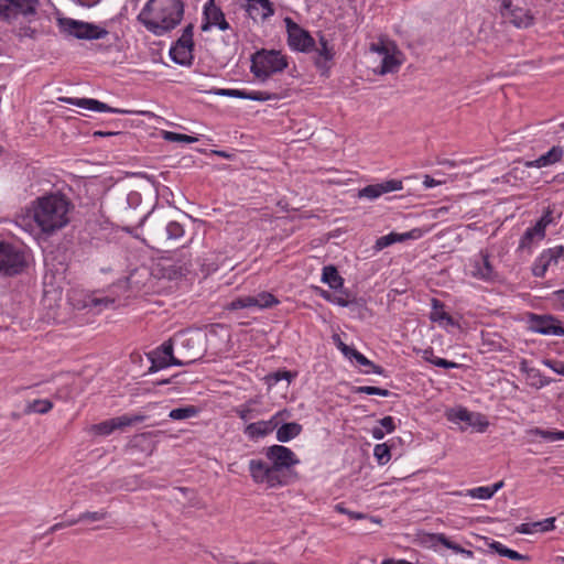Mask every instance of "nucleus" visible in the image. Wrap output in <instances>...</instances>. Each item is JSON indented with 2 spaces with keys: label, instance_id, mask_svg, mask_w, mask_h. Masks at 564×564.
<instances>
[{
  "label": "nucleus",
  "instance_id": "obj_1",
  "mask_svg": "<svg viewBox=\"0 0 564 564\" xmlns=\"http://www.w3.org/2000/svg\"><path fill=\"white\" fill-rule=\"evenodd\" d=\"M72 208L65 195L46 194L32 200L25 214L18 217L17 224L30 234L50 237L69 224Z\"/></svg>",
  "mask_w": 564,
  "mask_h": 564
},
{
  "label": "nucleus",
  "instance_id": "obj_2",
  "mask_svg": "<svg viewBox=\"0 0 564 564\" xmlns=\"http://www.w3.org/2000/svg\"><path fill=\"white\" fill-rule=\"evenodd\" d=\"M184 15L182 0H148L138 15L140 23L156 36L175 29Z\"/></svg>",
  "mask_w": 564,
  "mask_h": 564
},
{
  "label": "nucleus",
  "instance_id": "obj_3",
  "mask_svg": "<svg viewBox=\"0 0 564 564\" xmlns=\"http://www.w3.org/2000/svg\"><path fill=\"white\" fill-rule=\"evenodd\" d=\"M144 241L153 249L165 250L183 238L184 227L174 220H166L156 215H149L143 224Z\"/></svg>",
  "mask_w": 564,
  "mask_h": 564
},
{
  "label": "nucleus",
  "instance_id": "obj_4",
  "mask_svg": "<svg viewBox=\"0 0 564 564\" xmlns=\"http://www.w3.org/2000/svg\"><path fill=\"white\" fill-rule=\"evenodd\" d=\"M288 67V61L279 51H259L252 55L251 73L256 78L264 82L275 73H281Z\"/></svg>",
  "mask_w": 564,
  "mask_h": 564
},
{
  "label": "nucleus",
  "instance_id": "obj_5",
  "mask_svg": "<svg viewBox=\"0 0 564 564\" xmlns=\"http://www.w3.org/2000/svg\"><path fill=\"white\" fill-rule=\"evenodd\" d=\"M39 0H0V21L12 24L32 22L37 14Z\"/></svg>",
  "mask_w": 564,
  "mask_h": 564
},
{
  "label": "nucleus",
  "instance_id": "obj_6",
  "mask_svg": "<svg viewBox=\"0 0 564 564\" xmlns=\"http://www.w3.org/2000/svg\"><path fill=\"white\" fill-rule=\"evenodd\" d=\"M29 264L26 252L12 243L0 242V273L12 276L22 273Z\"/></svg>",
  "mask_w": 564,
  "mask_h": 564
},
{
  "label": "nucleus",
  "instance_id": "obj_7",
  "mask_svg": "<svg viewBox=\"0 0 564 564\" xmlns=\"http://www.w3.org/2000/svg\"><path fill=\"white\" fill-rule=\"evenodd\" d=\"M56 22L62 33L80 40H98L108 34V31L99 25L70 18L58 17Z\"/></svg>",
  "mask_w": 564,
  "mask_h": 564
},
{
  "label": "nucleus",
  "instance_id": "obj_8",
  "mask_svg": "<svg viewBox=\"0 0 564 564\" xmlns=\"http://www.w3.org/2000/svg\"><path fill=\"white\" fill-rule=\"evenodd\" d=\"M248 468L252 481L257 485L276 488L286 484V476L281 475L270 460L250 459Z\"/></svg>",
  "mask_w": 564,
  "mask_h": 564
},
{
  "label": "nucleus",
  "instance_id": "obj_9",
  "mask_svg": "<svg viewBox=\"0 0 564 564\" xmlns=\"http://www.w3.org/2000/svg\"><path fill=\"white\" fill-rule=\"evenodd\" d=\"M288 32V44L293 51L308 53L315 47V41L311 34L295 23L291 18L284 19Z\"/></svg>",
  "mask_w": 564,
  "mask_h": 564
},
{
  "label": "nucleus",
  "instance_id": "obj_10",
  "mask_svg": "<svg viewBox=\"0 0 564 564\" xmlns=\"http://www.w3.org/2000/svg\"><path fill=\"white\" fill-rule=\"evenodd\" d=\"M553 221L552 212L545 210L536 224L528 228L519 242L520 250H528L531 252L532 248L545 238L546 227Z\"/></svg>",
  "mask_w": 564,
  "mask_h": 564
},
{
  "label": "nucleus",
  "instance_id": "obj_11",
  "mask_svg": "<svg viewBox=\"0 0 564 564\" xmlns=\"http://www.w3.org/2000/svg\"><path fill=\"white\" fill-rule=\"evenodd\" d=\"M147 419L145 415L134 414V415H121L117 417H112L110 420L102 421L98 424H94L89 427V433L94 435L106 436L110 435L116 430H121L127 426L141 423Z\"/></svg>",
  "mask_w": 564,
  "mask_h": 564
},
{
  "label": "nucleus",
  "instance_id": "obj_12",
  "mask_svg": "<svg viewBox=\"0 0 564 564\" xmlns=\"http://www.w3.org/2000/svg\"><path fill=\"white\" fill-rule=\"evenodd\" d=\"M265 457L273 464L281 475H285L286 470L300 464V459L296 457L294 452L283 445L269 446L265 449Z\"/></svg>",
  "mask_w": 564,
  "mask_h": 564
},
{
  "label": "nucleus",
  "instance_id": "obj_13",
  "mask_svg": "<svg viewBox=\"0 0 564 564\" xmlns=\"http://www.w3.org/2000/svg\"><path fill=\"white\" fill-rule=\"evenodd\" d=\"M530 329L542 335L563 336L564 328L560 322L551 315L532 314L529 319Z\"/></svg>",
  "mask_w": 564,
  "mask_h": 564
},
{
  "label": "nucleus",
  "instance_id": "obj_14",
  "mask_svg": "<svg viewBox=\"0 0 564 564\" xmlns=\"http://www.w3.org/2000/svg\"><path fill=\"white\" fill-rule=\"evenodd\" d=\"M285 413H286V411H280L268 421H258V422L248 424L243 430L245 435H247V437L252 441H256V440H259V438H262V437L269 435L271 432H273L278 427V425L281 422L282 416Z\"/></svg>",
  "mask_w": 564,
  "mask_h": 564
},
{
  "label": "nucleus",
  "instance_id": "obj_15",
  "mask_svg": "<svg viewBox=\"0 0 564 564\" xmlns=\"http://www.w3.org/2000/svg\"><path fill=\"white\" fill-rule=\"evenodd\" d=\"M468 274L475 279L486 282L492 281L496 278V272L489 261L488 253L481 251L470 260Z\"/></svg>",
  "mask_w": 564,
  "mask_h": 564
},
{
  "label": "nucleus",
  "instance_id": "obj_16",
  "mask_svg": "<svg viewBox=\"0 0 564 564\" xmlns=\"http://www.w3.org/2000/svg\"><path fill=\"white\" fill-rule=\"evenodd\" d=\"M564 254V247L556 246L544 250L534 261L532 273L536 278H543L551 265L557 264L558 260Z\"/></svg>",
  "mask_w": 564,
  "mask_h": 564
},
{
  "label": "nucleus",
  "instance_id": "obj_17",
  "mask_svg": "<svg viewBox=\"0 0 564 564\" xmlns=\"http://www.w3.org/2000/svg\"><path fill=\"white\" fill-rule=\"evenodd\" d=\"M501 15L517 28H528L533 23V15L529 10L513 7L510 0H503Z\"/></svg>",
  "mask_w": 564,
  "mask_h": 564
},
{
  "label": "nucleus",
  "instance_id": "obj_18",
  "mask_svg": "<svg viewBox=\"0 0 564 564\" xmlns=\"http://www.w3.org/2000/svg\"><path fill=\"white\" fill-rule=\"evenodd\" d=\"M204 19L203 31H208L213 26H218L221 31L229 29L224 12L214 3V0H208L204 6Z\"/></svg>",
  "mask_w": 564,
  "mask_h": 564
},
{
  "label": "nucleus",
  "instance_id": "obj_19",
  "mask_svg": "<svg viewBox=\"0 0 564 564\" xmlns=\"http://www.w3.org/2000/svg\"><path fill=\"white\" fill-rule=\"evenodd\" d=\"M425 232H426V230H423L421 228H414V229H412L408 232H403V234L390 232V234L377 239L375 249L377 251H380L395 242H403L409 239L416 240V239L422 238Z\"/></svg>",
  "mask_w": 564,
  "mask_h": 564
},
{
  "label": "nucleus",
  "instance_id": "obj_20",
  "mask_svg": "<svg viewBox=\"0 0 564 564\" xmlns=\"http://www.w3.org/2000/svg\"><path fill=\"white\" fill-rule=\"evenodd\" d=\"M216 95L228 96L241 99H250L256 101H267L279 99L278 94H272L261 90H246V89H218L215 91Z\"/></svg>",
  "mask_w": 564,
  "mask_h": 564
},
{
  "label": "nucleus",
  "instance_id": "obj_21",
  "mask_svg": "<svg viewBox=\"0 0 564 564\" xmlns=\"http://www.w3.org/2000/svg\"><path fill=\"white\" fill-rule=\"evenodd\" d=\"M64 102L77 106L79 108H84L90 111H98V112H112V113H127L126 110H120L116 108H111L105 102H101L97 99L91 98H73V97H65L61 99Z\"/></svg>",
  "mask_w": 564,
  "mask_h": 564
},
{
  "label": "nucleus",
  "instance_id": "obj_22",
  "mask_svg": "<svg viewBox=\"0 0 564 564\" xmlns=\"http://www.w3.org/2000/svg\"><path fill=\"white\" fill-rule=\"evenodd\" d=\"M403 62V53L395 45H392V51L382 57L378 74L386 75L389 73H395Z\"/></svg>",
  "mask_w": 564,
  "mask_h": 564
},
{
  "label": "nucleus",
  "instance_id": "obj_23",
  "mask_svg": "<svg viewBox=\"0 0 564 564\" xmlns=\"http://www.w3.org/2000/svg\"><path fill=\"white\" fill-rule=\"evenodd\" d=\"M156 350L160 351L162 356H167L170 359V362H172L173 366L191 365L200 357L199 350L185 354L183 356V359H178V358L174 357L173 356V344L171 340L164 341L159 348H156Z\"/></svg>",
  "mask_w": 564,
  "mask_h": 564
},
{
  "label": "nucleus",
  "instance_id": "obj_24",
  "mask_svg": "<svg viewBox=\"0 0 564 564\" xmlns=\"http://www.w3.org/2000/svg\"><path fill=\"white\" fill-rule=\"evenodd\" d=\"M520 371L525 375L527 382L535 389H541L551 382L539 369L530 367L524 359L520 362Z\"/></svg>",
  "mask_w": 564,
  "mask_h": 564
},
{
  "label": "nucleus",
  "instance_id": "obj_25",
  "mask_svg": "<svg viewBox=\"0 0 564 564\" xmlns=\"http://www.w3.org/2000/svg\"><path fill=\"white\" fill-rule=\"evenodd\" d=\"M115 303V299L109 296H97L95 293L86 294L82 304H75L78 308H90L96 312H101L105 308L110 307Z\"/></svg>",
  "mask_w": 564,
  "mask_h": 564
},
{
  "label": "nucleus",
  "instance_id": "obj_26",
  "mask_svg": "<svg viewBox=\"0 0 564 564\" xmlns=\"http://www.w3.org/2000/svg\"><path fill=\"white\" fill-rule=\"evenodd\" d=\"M564 151L561 147H553L545 154H542L534 161H528L524 163L528 167H544L552 165L562 160Z\"/></svg>",
  "mask_w": 564,
  "mask_h": 564
},
{
  "label": "nucleus",
  "instance_id": "obj_27",
  "mask_svg": "<svg viewBox=\"0 0 564 564\" xmlns=\"http://www.w3.org/2000/svg\"><path fill=\"white\" fill-rule=\"evenodd\" d=\"M248 12L253 20H265L273 14V9L269 0H248Z\"/></svg>",
  "mask_w": 564,
  "mask_h": 564
},
{
  "label": "nucleus",
  "instance_id": "obj_28",
  "mask_svg": "<svg viewBox=\"0 0 564 564\" xmlns=\"http://www.w3.org/2000/svg\"><path fill=\"white\" fill-rule=\"evenodd\" d=\"M318 44L319 45L317 47L315 46L313 48V51L315 50V52L317 53L315 63L318 68H325L326 64L333 58L334 51L333 47L328 45V42L324 36L319 37Z\"/></svg>",
  "mask_w": 564,
  "mask_h": 564
},
{
  "label": "nucleus",
  "instance_id": "obj_29",
  "mask_svg": "<svg viewBox=\"0 0 564 564\" xmlns=\"http://www.w3.org/2000/svg\"><path fill=\"white\" fill-rule=\"evenodd\" d=\"M301 432L302 426L299 423H285L276 430V440L281 443H286L296 437Z\"/></svg>",
  "mask_w": 564,
  "mask_h": 564
},
{
  "label": "nucleus",
  "instance_id": "obj_30",
  "mask_svg": "<svg viewBox=\"0 0 564 564\" xmlns=\"http://www.w3.org/2000/svg\"><path fill=\"white\" fill-rule=\"evenodd\" d=\"M503 487V481H498L492 486H481L468 491V495L473 498L487 500L490 499L499 489Z\"/></svg>",
  "mask_w": 564,
  "mask_h": 564
},
{
  "label": "nucleus",
  "instance_id": "obj_31",
  "mask_svg": "<svg viewBox=\"0 0 564 564\" xmlns=\"http://www.w3.org/2000/svg\"><path fill=\"white\" fill-rule=\"evenodd\" d=\"M322 281L335 290L341 288L344 283V279L334 265H327L323 269Z\"/></svg>",
  "mask_w": 564,
  "mask_h": 564
},
{
  "label": "nucleus",
  "instance_id": "obj_32",
  "mask_svg": "<svg viewBox=\"0 0 564 564\" xmlns=\"http://www.w3.org/2000/svg\"><path fill=\"white\" fill-rule=\"evenodd\" d=\"M170 56L173 62L180 65H189L193 59L192 50L187 47H180L177 45H173L170 50Z\"/></svg>",
  "mask_w": 564,
  "mask_h": 564
},
{
  "label": "nucleus",
  "instance_id": "obj_33",
  "mask_svg": "<svg viewBox=\"0 0 564 564\" xmlns=\"http://www.w3.org/2000/svg\"><path fill=\"white\" fill-rule=\"evenodd\" d=\"M433 311L431 312L430 318L433 322H445L448 325H454V319L451 315H448L444 310V305L436 299L432 301Z\"/></svg>",
  "mask_w": 564,
  "mask_h": 564
},
{
  "label": "nucleus",
  "instance_id": "obj_34",
  "mask_svg": "<svg viewBox=\"0 0 564 564\" xmlns=\"http://www.w3.org/2000/svg\"><path fill=\"white\" fill-rule=\"evenodd\" d=\"M199 409L195 405H187L184 408L173 409L169 413V417L172 420L181 421L197 416Z\"/></svg>",
  "mask_w": 564,
  "mask_h": 564
},
{
  "label": "nucleus",
  "instance_id": "obj_35",
  "mask_svg": "<svg viewBox=\"0 0 564 564\" xmlns=\"http://www.w3.org/2000/svg\"><path fill=\"white\" fill-rule=\"evenodd\" d=\"M192 257L187 252H182L180 258L176 260L175 264H173L174 275H185L192 269Z\"/></svg>",
  "mask_w": 564,
  "mask_h": 564
},
{
  "label": "nucleus",
  "instance_id": "obj_36",
  "mask_svg": "<svg viewBox=\"0 0 564 564\" xmlns=\"http://www.w3.org/2000/svg\"><path fill=\"white\" fill-rule=\"evenodd\" d=\"M148 356L149 359L151 360V367L149 368L150 372H155L160 369L173 366L172 362H170L169 357L162 356L161 352L158 351L156 349L151 351Z\"/></svg>",
  "mask_w": 564,
  "mask_h": 564
},
{
  "label": "nucleus",
  "instance_id": "obj_37",
  "mask_svg": "<svg viewBox=\"0 0 564 564\" xmlns=\"http://www.w3.org/2000/svg\"><path fill=\"white\" fill-rule=\"evenodd\" d=\"M529 434L540 436L549 442L564 441V431L543 430L534 427L529 431Z\"/></svg>",
  "mask_w": 564,
  "mask_h": 564
},
{
  "label": "nucleus",
  "instance_id": "obj_38",
  "mask_svg": "<svg viewBox=\"0 0 564 564\" xmlns=\"http://www.w3.org/2000/svg\"><path fill=\"white\" fill-rule=\"evenodd\" d=\"M357 365L366 367L364 370L365 373H377V375H383L384 370L381 366L375 365L372 361H370L367 357H365L361 352L358 351V354L354 355V360Z\"/></svg>",
  "mask_w": 564,
  "mask_h": 564
},
{
  "label": "nucleus",
  "instance_id": "obj_39",
  "mask_svg": "<svg viewBox=\"0 0 564 564\" xmlns=\"http://www.w3.org/2000/svg\"><path fill=\"white\" fill-rule=\"evenodd\" d=\"M466 423L469 426L475 427L478 432H485L489 426V422L484 414L470 411L468 412Z\"/></svg>",
  "mask_w": 564,
  "mask_h": 564
},
{
  "label": "nucleus",
  "instance_id": "obj_40",
  "mask_svg": "<svg viewBox=\"0 0 564 564\" xmlns=\"http://www.w3.org/2000/svg\"><path fill=\"white\" fill-rule=\"evenodd\" d=\"M53 408V403L47 399H37L30 402L26 406V412L45 414L51 411Z\"/></svg>",
  "mask_w": 564,
  "mask_h": 564
},
{
  "label": "nucleus",
  "instance_id": "obj_41",
  "mask_svg": "<svg viewBox=\"0 0 564 564\" xmlns=\"http://www.w3.org/2000/svg\"><path fill=\"white\" fill-rule=\"evenodd\" d=\"M423 541L429 543L431 547L442 544L448 549V544H452V541L444 533H426L424 534Z\"/></svg>",
  "mask_w": 564,
  "mask_h": 564
},
{
  "label": "nucleus",
  "instance_id": "obj_42",
  "mask_svg": "<svg viewBox=\"0 0 564 564\" xmlns=\"http://www.w3.org/2000/svg\"><path fill=\"white\" fill-rule=\"evenodd\" d=\"M252 297L254 307L267 308L278 304V300L271 293L262 292Z\"/></svg>",
  "mask_w": 564,
  "mask_h": 564
},
{
  "label": "nucleus",
  "instance_id": "obj_43",
  "mask_svg": "<svg viewBox=\"0 0 564 564\" xmlns=\"http://www.w3.org/2000/svg\"><path fill=\"white\" fill-rule=\"evenodd\" d=\"M373 456L376 457L378 464H387L391 458L389 446L384 443L376 445L373 448Z\"/></svg>",
  "mask_w": 564,
  "mask_h": 564
},
{
  "label": "nucleus",
  "instance_id": "obj_44",
  "mask_svg": "<svg viewBox=\"0 0 564 564\" xmlns=\"http://www.w3.org/2000/svg\"><path fill=\"white\" fill-rule=\"evenodd\" d=\"M193 25L192 24H188L184 30H183V33L181 35V37L176 41V43L174 45H177V46H182V47H187L188 50H192L193 51Z\"/></svg>",
  "mask_w": 564,
  "mask_h": 564
},
{
  "label": "nucleus",
  "instance_id": "obj_45",
  "mask_svg": "<svg viewBox=\"0 0 564 564\" xmlns=\"http://www.w3.org/2000/svg\"><path fill=\"white\" fill-rule=\"evenodd\" d=\"M247 307H254L253 297L251 295L238 297L228 304L229 310H241Z\"/></svg>",
  "mask_w": 564,
  "mask_h": 564
},
{
  "label": "nucleus",
  "instance_id": "obj_46",
  "mask_svg": "<svg viewBox=\"0 0 564 564\" xmlns=\"http://www.w3.org/2000/svg\"><path fill=\"white\" fill-rule=\"evenodd\" d=\"M164 139L172 142H184V143H194L196 142V138L187 134L176 133L172 131L164 132Z\"/></svg>",
  "mask_w": 564,
  "mask_h": 564
},
{
  "label": "nucleus",
  "instance_id": "obj_47",
  "mask_svg": "<svg viewBox=\"0 0 564 564\" xmlns=\"http://www.w3.org/2000/svg\"><path fill=\"white\" fill-rule=\"evenodd\" d=\"M382 195L380 184L368 185L359 191V197H366L369 199L378 198Z\"/></svg>",
  "mask_w": 564,
  "mask_h": 564
},
{
  "label": "nucleus",
  "instance_id": "obj_48",
  "mask_svg": "<svg viewBox=\"0 0 564 564\" xmlns=\"http://www.w3.org/2000/svg\"><path fill=\"white\" fill-rule=\"evenodd\" d=\"M356 392L358 393H365L369 395H380V397H388L390 395V391L387 389H382L379 387H372V386H362L358 387Z\"/></svg>",
  "mask_w": 564,
  "mask_h": 564
},
{
  "label": "nucleus",
  "instance_id": "obj_49",
  "mask_svg": "<svg viewBox=\"0 0 564 564\" xmlns=\"http://www.w3.org/2000/svg\"><path fill=\"white\" fill-rule=\"evenodd\" d=\"M382 194L401 191L403 188L400 180H389L380 183Z\"/></svg>",
  "mask_w": 564,
  "mask_h": 564
},
{
  "label": "nucleus",
  "instance_id": "obj_50",
  "mask_svg": "<svg viewBox=\"0 0 564 564\" xmlns=\"http://www.w3.org/2000/svg\"><path fill=\"white\" fill-rule=\"evenodd\" d=\"M484 540L490 550L495 551L500 556H505V557L507 556L510 549H508L507 546H505L502 543H500L498 541H494L488 538H484Z\"/></svg>",
  "mask_w": 564,
  "mask_h": 564
},
{
  "label": "nucleus",
  "instance_id": "obj_51",
  "mask_svg": "<svg viewBox=\"0 0 564 564\" xmlns=\"http://www.w3.org/2000/svg\"><path fill=\"white\" fill-rule=\"evenodd\" d=\"M334 509L339 513L347 514L350 519L361 520L367 518L365 513L348 510L343 503L335 505Z\"/></svg>",
  "mask_w": 564,
  "mask_h": 564
},
{
  "label": "nucleus",
  "instance_id": "obj_52",
  "mask_svg": "<svg viewBox=\"0 0 564 564\" xmlns=\"http://www.w3.org/2000/svg\"><path fill=\"white\" fill-rule=\"evenodd\" d=\"M468 410L465 408H459L456 410H452L448 413V419L454 422H466V419L468 417Z\"/></svg>",
  "mask_w": 564,
  "mask_h": 564
},
{
  "label": "nucleus",
  "instance_id": "obj_53",
  "mask_svg": "<svg viewBox=\"0 0 564 564\" xmlns=\"http://www.w3.org/2000/svg\"><path fill=\"white\" fill-rule=\"evenodd\" d=\"M105 518H106V512H98V511L89 512V511H87V512L80 513L78 517V520L96 522V521H101Z\"/></svg>",
  "mask_w": 564,
  "mask_h": 564
},
{
  "label": "nucleus",
  "instance_id": "obj_54",
  "mask_svg": "<svg viewBox=\"0 0 564 564\" xmlns=\"http://www.w3.org/2000/svg\"><path fill=\"white\" fill-rule=\"evenodd\" d=\"M292 378L293 375L290 371H278L267 377L269 383H276L283 379L290 382Z\"/></svg>",
  "mask_w": 564,
  "mask_h": 564
},
{
  "label": "nucleus",
  "instance_id": "obj_55",
  "mask_svg": "<svg viewBox=\"0 0 564 564\" xmlns=\"http://www.w3.org/2000/svg\"><path fill=\"white\" fill-rule=\"evenodd\" d=\"M540 524L538 522L533 523H522L517 528V532L522 534H532L534 532H540Z\"/></svg>",
  "mask_w": 564,
  "mask_h": 564
},
{
  "label": "nucleus",
  "instance_id": "obj_56",
  "mask_svg": "<svg viewBox=\"0 0 564 564\" xmlns=\"http://www.w3.org/2000/svg\"><path fill=\"white\" fill-rule=\"evenodd\" d=\"M379 424L386 433H392L395 429L394 419L392 416L382 417Z\"/></svg>",
  "mask_w": 564,
  "mask_h": 564
},
{
  "label": "nucleus",
  "instance_id": "obj_57",
  "mask_svg": "<svg viewBox=\"0 0 564 564\" xmlns=\"http://www.w3.org/2000/svg\"><path fill=\"white\" fill-rule=\"evenodd\" d=\"M36 30L29 26V25H24V26H21L18 32H17V35L20 37V39H23V37H30V39H35L36 37Z\"/></svg>",
  "mask_w": 564,
  "mask_h": 564
},
{
  "label": "nucleus",
  "instance_id": "obj_58",
  "mask_svg": "<svg viewBox=\"0 0 564 564\" xmlns=\"http://www.w3.org/2000/svg\"><path fill=\"white\" fill-rule=\"evenodd\" d=\"M392 45H394L393 43L391 44H372L371 45V51L378 53L379 55H381L382 57L390 53L392 51Z\"/></svg>",
  "mask_w": 564,
  "mask_h": 564
},
{
  "label": "nucleus",
  "instance_id": "obj_59",
  "mask_svg": "<svg viewBox=\"0 0 564 564\" xmlns=\"http://www.w3.org/2000/svg\"><path fill=\"white\" fill-rule=\"evenodd\" d=\"M448 549L455 553L463 554L467 558L474 557L473 551L466 550V549L462 547L460 545H458L457 543H454L453 541H452V544H448Z\"/></svg>",
  "mask_w": 564,
  "mask_h": 564
},
{
  "label": "nucleus",
  "instance_id": "obj_60",
  "mask_svg": "<svg viewBox=\"0 0 564 564\" xmlns=\"http://www.w3.org/2000/svg\"><path fill=\"white\" fill-rule=\"evenodd\" d=\"M433 365L436 367L445 368V369H453V368L458 367V364H456L454 361H449L444 358H440V357H437V358H435V360H433Z\"/></svg>",
  "mask_w": 564,
  "mask_h": 564
},
{
  "label": "nucleus",
  "instance_id": "obj_61",
  "mask_svg": "<svg viewBox=\"0 0 564 564\" xmlns=\"http://www.w3.org/2000/svg\"><path fill=\"white\" fill-rule=\"evenodd\" d=\"M332 303L345 307V306L349 305L350 301L348 300L347 294L339 293V294H334V297L332 299Z\"/></svg>",
  "mask_w": 564,
  "mask_h": 564
},
{
  "label": "nucleus",
  "instance_id": "obj_62",
  "mask_svg": "<svg viewBox=\"0 0 564 564\" xmlns=\"http://www.w3.org/2000/svg\"><path fill=\"white\" fill-rule=\"evenodd\" d=\"M443 184H445V180H436L430 175H424L423 185L425 188H431Z\"/></svg>",
  "mask_w": 564,
  "mask_h": 564
},
{
  "label": "nucleus",
  "instance_id": "obj_63",
  "mask_svg": "<svg viewBox=\"0 0 564 564\" xmlns=\"http://www.w3.org/2000/svg\"><path fill=\"white\" fill-rule=\"evenodd\" d=\"M554 521H555L554 518H547V519H544L543 521H538V523L540 524V527H539L540 532H546V531L552 530L554 528Z\"/></svg>",
  "mask_w": 564,
  "mask_h": 564
},
{
  "label": "nucleus",
  "instance_id": "obj_64",
  "mask_svg": "<svg viewBox=\"0 0 564 564\" xmlns=\"http://www.w3.org/2000/svg\"><path fill=\"white\" fill-rule=\"evenodd\" d=\"M252 410L248 406H239L236 409V413L237 415L242 420V421H248L250 419V414H251Z\"/></svg>",
  "mask_w": 564,
  "mask_h": 564
}]
</instances>
